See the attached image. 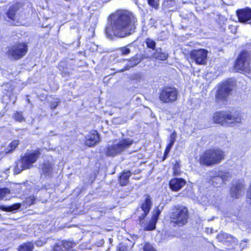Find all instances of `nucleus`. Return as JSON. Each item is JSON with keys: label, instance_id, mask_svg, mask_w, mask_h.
Here are the masks:
<instances>
[{"label": "nucleus", "instance_id": "11", "mask_svg": "<svg viewBox=\"0 0 251 251\" xmlns=\"http://www.w3.org/2000/svg\"><path fill=\"white\" fill-rule=\"evenodd\" d=\"M190 56L197 64L205 65L206 63L207 51L205 50H193L191 52Z\"/></svg>", "mask_w": 251, "mask_h": 251}, {"label": "nucleus", "instance_id": "44", "mask_svg": "<svg viewBox=\"0 0 251 251\" xmlns=\"http://www.w3.org/2000/svg\"><path fill=\"white\" fill-rule=\"evenodd\" d=\"M128 249L127 246L123 243L119 244L118 247V250L119 251H127Z\"/></svg>", "mask_w": 251, "mask_h": 251}, {"label": "nucleus", "instance_id": "31", "mask_svg": "<svg viewBox=\"0 0 251 251\" xmlns=\"http://www.w3.org/2000/svg\"><path fill=\"white\" fill-rule=\"evenodd\" d=\"M61 242L63 244L62 246L64 251L70 250L75 245L73 242L71 241H62Z\"/></svg>", "mask_w": 251, "mask_h": 251}, {"label": "nucleus", "instance_id": "38", "mask_svg": "<svg viewBox=\"0 0 251 251\" xmlns=\"http://www.w3.org/2000/svg\"><path fill=\"white\" fill-rule=\"evenodd\" d=\"M63 244L61 241L57 243L53 247V251H64V249L62 246Z\"/></svg>", "mask_w": 251, "mask_h": 251}, {"label": "nucleus", "instance_id": "49", "mask_svg": "<svg viewBox=\"0 0 251 251\" xmlns=\"http://www.w3.org/2000/svg\"><path fill=\"white\" fill-rule=\"evenodd\" d=\"M205 231L207 232V233H212L213 232V229L211 228H206V229H205Z\"/></svg>", "mask_w": 251, "mask_h": 251}, {"label": "nucleus", "instance_id": "9", "mask_svg": "<svg viewBox=\"0 0 251 251\" xmlns=\"http://www.w3.org/2000/svg\"><path fill=\"white\" fill-rule=\"evenodd\" d=\"M233 88V83L226 81L221 84L217 91L215 100L217 102L226 100Z\"/></svg>", "mask_w": 251, "mask_h": 251}, {"label": "nucleus", "instance_id": "17", "mask_svg": "<svg viewBox=\"0 0 251 251\" xmlns=\"http://www.w3.org/2000/svg\"><path fill=\"white\" fill-rule=\"evenodd\" d=\"M20 4L19 3H15L11 5L6 12L7 17L10 20L14 21L16 20V13L19 9Z\"/></svg>", "mask_w": 251, "mask_h": 251}, {"label": "nucleus", "instance_id": "26", "mask_svg": "<svg viewBox=\"0 0 251 251\" xmlns=\"http://www.w3.org/2000/svg\"><path fill=\"white\" fill-rule=\"evenodd\" d=\"M218 175L220 176L224 183L227 180H229L231 177V175L227 171H219L217 172Z\"/></svg>", "mask_w": 251, "mask_h": 251}, {"label": "nucleus", "instance_id": "16", "mask_svg": "<svg viewBox=\"0 0 251 251\" xmlns=\"http://www.w3.org/2000/svg\"><path fill=\"white\" fill-rule=\"evenodd\" d=\"M243 193V185L242 183L234 184L231 188L230 194L233 198H239Z\"/></svg>", "mask_w": 251, "mask_h": 251}, {"label": "nucleus", "instance_id": "21", "mask_svg": "<svg viewBox=\"0 0 251 251\" xmlns=\"http://www.w3.org/2000/svg\"><path fill=\"white\" fill-rule=\"evenodd\" d=\"M21 203H16L9 206L1 205L0 208L3 211L15 213L21 207Z\"/></svg>", "mask_w": 251, "mask_h": 251}, {"label": "nucleus", "instance_id": "13", "mask_svg": "<svg viewBox=\"0 0 251 251\" xmlns=\"http://www.w3.org/2000/svg\"><path fill=\"white\" fill-rule=\"evenodd\" d=\"M189 217L188 209L183 206H176L171 216L174 220H187Z\"/></svg>", "mask_w": 251, "mask_h": 251}, {"label": "nucleus", "instance_id": "23", "mask_svg": "<svg viewBox=\"0 0 251 251\" xmlns=\"http://www.w3.org/2000/svg\"><path fill=\"white\" fill-rule=\"evenodd\" d=\"M131 176L130 171L124 172L119 177V182L121 186L126 185L129 182V178Z\"/></svg>", "mask_w": 251, "mask_h": 251}, {"label": "nucleus", "instance_id": "3", "mask_svg": "<svg viewBox=\"0 0 251 251\" xmlns=\"http://www.w3.org/2000/svg\"><path fill=\"white\" fill-rule=\"evenodd\" d=\"M133 143L130 138L115 139L112 145H108L105 150V154L108 156H115L121 154L128 149Z\"/></svg>", "mask_w": 251, "mask_h": 251}, {"label": "nucleus", "instance_id": "45", "mask_svg": "<svg viewBox=\"0 0 251 251\" xmlns=\"http://www.w3.org/2000/svg\"><path fill=\"white\" fill-rule=\"evenodd\" d=\"M132 78L133 79L140 81L143 79V76H142V74H141L140 73H137V74H134L132 76Z\"/></svg>", "mask_w": 251, "mask_h": 251}, {"label": "nucleus", "instance_id": "40", "mask_svg": "<svg viewBox=\"0 0 251 251\" xmlns=\"http://www.w3.org/2000/svg\"><path fill=\"white\" fill-rule=\"evenodd\" d=\"M14 118L15 120L18 122H22L23 121H25V119L23 117L22 114L20 112H17L14 114Z\"/></svg>", "mask_w": 251, "mask_h": 251}, {"label": "nucleus", "instance_id": "8", "mask_svg": "<svg viewBox=\"0 0 251 251\" xmlns=\"http://www.w3.org/2000/svg\"><path fill=\"white\" fill-rule=\"evenodd\" d=\"M143 201L140 208H138L134 214L138 217V220H144L149 214L152 205L151 197L149 195L144 196Z\"/></svg>", "mask_w": 251, "mask_h": 251}, {"label": "nucleus", "instance_id": "51", "mask_svg": "<svg viewBox=\"0 0 251 251\" xmlns=\"http://www.w3.org/2000/svg\"><path fill=\"white\" fill-rule=\"evenodd\" d=\"M103 243H104L103 240H101L100 241V242H99V243L98 244L97 246H101L103 244Z\"/></svg>", "mask_w": 251, "mask_h": 251}, {"label": "nucleus", "instance_id": "19", "mask_svg": "<svg viewBox=\"0 0 251 251\" xmlns=\"http://www.w3.org/2000/svg\"><path fill=\"white\" fill-rule=\"evenodd\" d=\"M157 221H140V225L144 230H152L155 228Z\"/></svg>", "mask_w": 251, "mask_h": 251}, {"label": "nucleus", "instance_id": "39", "mask_svg": "<svg viewBox=\"0 0 251 251\" xmlns=\"http://www.w3.org/2000/svg\"><path fill=\"white\" fill-rule=\"evenodd\" d=\"M120 50L121 51L122 55H127L130 52V50L127 46L121 48Z\"/></svg>", "mask_w": 251, "mask_h": 251}, {"label": "nucleus", "instance_id": "22", "mask_svg": "<svg viewBox=\"0 0 251 251\" xmlns=\"http://www.w3.org/2000/svg\"><path fill=\"white\" fill-rule=\"evenodd\" d=\"M42 175L50 176L52 171V165L49 162H45L42 166Z\"/></svg>", "mask_w": 251, "mask_h": 251}, {"label": "nucleus", "instance_id": "52", "mask_svg": "<svg viewBox=\"0 0 251 251\" xmlns=\"http://www.w3.org/2000/svg\"><path fill=\"white\" fill-rule=\"evenodd\" d=\"M244 241L246 242H247V240H246V239H245V240H244Z\"/></svg>", "mask_w": 251, "mask_h": 251}, {"label": "nucleus", "instance_id": "24", "mask_svg": "<svg viewBox=\"0 0 251 251\" xmlns=\"http://www.w3.org/2000/svg\"><path fill=\"white\" fill-rule=\"evenodd\" d=\"M168 56V53L165 51H163L160 48L157 49L154 53V57L155 59L165 60L167 59Z\"/></svg>", "mask_w": 251, "mask_h": 251}, {"label": "nucleus", "instance_id": "29", "mask_svg": "<svg viewBox=\"0 0 251 251\" xmlns=\"http://www.w3.org/2000/svg\"><path fill=\"white\" fill-rule=\"evenodd\" d=\"M28 169V168H25L23 165V163L22 162V160L21 159V161L19 163H17L16 166L14 168V172L16 174H18L20 173L23 170Z\"/></svg>", "mask_w": 251, "mask_h": 251}, {"label": "nucleus", "instance_id": "28", "mask_svg": "<svg viewBox=\"0 0 251 251\" xmlns=\"http://www.w3.org/2000/svg\"><path fill=\"white\" fill-rule=\"evenodd\" d=\"M163 6L167 9H170L176 6L175 0H164L162 4Z\"/></svg>", "mask_w": 251, "mask_h": 251}, {"label": "nucleus", "instance_id": "4", "mask_svg": "<svg viewBox=\"0 0 251 251\" xmlns=\"http://www.w3.org/2000/svg\"><path fill=\"white\" fill-rule=\"evenodd\" d=\"M225 156L224 152L219 149H212L206 151L200 158V163L207 166L218 164L224 160Z\"/></svg>", "mask_w": 251, "mask_h": 251}, {"label": "nucleus", "instance_id": "33", "mask_svg": "<svg viewBox=\"0 0 251 251\" xmlns=\"http://www.w3.org/2000/svg\"><path fill=\"white\" fill-rule=\"evenodd\" d=\"M148 4L151 7L157 10L158 9L159 3L157 0H148Z\"/></svg>", "mask_w": 251, "mask_h": 251}, {"label": "nucleus", "instance_id": "41", "mask_svg": "<svg viewBox=\"0 0 251 251\" xmlns=\"http://www.w3.org/2000/svg\"><path fill=\"white\" fill-rule=\"evenodd\" d=\"M35 201V198L33 196H30L29 197L26 199L25 202L28 205H30L34 203Z\"/></svg>", "mask_w": 251, "mask_h": 251}, {"label": "nucleus", "instance_id": "34", "mask_svg": "<svg viewBox=\"0 0 251 251\" xmlns=\"http://www.w3.org/2000/svg\"><path fill=\"white\" fill-rule=\"evenodd\" d=\"M161 213V211L157 207L152 212V218L151 220H158L159 215Z\"/></svg>", "mask_w": 251, "mask_h": 251}, {"label": "nucleus", "instance_id": "37", "mask_svg": "<svg viewBox=\"0 0 251 251\" xmlns=\"http://www.w3.org/2000/svg\"><path fill=\"white\" fill-rule=\"evenodd\" d=\"M187 221H171V225L172 226H176V225H178V226H181L187 223Z\"/></svg>", "mask_w": 251, "mask_h": 251}, {"label": "nucleus", "instance_id": "14", "mask_svg": "<svg viewBox=\"0 0 251 251\" xmlns=\"http://www.w3.org/2000/svg\"><path fill=\"white\" fill-rule=\"evenodd\" d=\"M100 141L99 135L96 130L91 131L86 137L85 144L89 147L95 145Z\"/></svg>", "mask_w": 251, "mask_h": 251}, {"label": "nucleus", "instance_id": "42", "mask_svg": "<svg viewBox=\"0 0 251 251\" xmlns=\"http://www.w3.org/2000/svg\"><path fill=\"white\" fill-rule=\"evenodd\" d=\"M144 251H156V250L151 245L146 243L144 247Z\"/></svg>", "mask_w": 251, "mask_h": 251}, {"label": "nucleus", "instance_id": "43", "mask_svg": "<svg viewBox=\"0 0 251 251\" xmlns=\"http://www.w3.org/2000/svg\"><path fill=\"white\" fill-rule=\"evenodd\" d=\"M172 148V147L169 146V145H168V146L166 147V149L164 152V156L163 158V160H164L165 159H166Z\"/></svg>", "mask_w": 251, "mask_h": 251}, {"label": "nucleus", "instance_id": "18", "mask_svg": "<svg viewBox=\"0 0 251 251\" xmlns=\"http://www.w3.org/2000/svg\"><path fill=\"white\" fill-rule=\"evenodd\" d=\"M141 61V58L137 55L131 58L128 62L127 64L125 66L124 68L119 71V72H123L125 71L128 70L129 68L137 65Z\"/></svg>", "mask_w": 251, "mask_h": 251}, {"label": "nucleus", "instance_id": "15", "mask_svg": "<svg viewBox=\"0 0 251 251\" xmlns=\"http://www.w3.org/2000/svg\"><path fill=\"white\" fill-rule=\"evenodd\" d=\"M186 184V181L180 178L172 179L169 183L170 187L173 191H178Z\"/></svg>", "mask_w": 251, "mask_h": 251}, {"label": "nucleus", "instance_id": "50", "mask_svg": "<svg viewBox=\"0 0 251 251\" xmlns=\"http://www.w3.org/2000/svg\"><path fill=\"white\" fill-rule=\"evenodd\" d=\"M35 244L37 246H42L43 244L42 242L40 241H37L35 242Z\"/></svg>", "mask_w": 251, "mask_h": 251}, {"label": "nucleus", "instance_id": "12", "mask_svg": "<svg viewBox=\"0 0 251 251\" xmlns=\"http://www.w3.org/2000/svg\"><path fill=\"white\" fill-rule=\"evenodd\" d=\"M236 14L240 23L250 24L251 26V8L247 7L238 9Z\"/></svg>", "mask_w": 251, "mask_h": 251}, {"label": "nucleus", "instance_id": "5", "mask_svg": "<svg viewBox=\"0 0 251 251\" xmlns=\"http://www.w3.org/2000/svg\"><path fill=\"white\" fill-rule=\"evenodd\" d=\"M6 54L11 59L19 60L25 55L28 50L26 43L18 42L7 48Z\"/></svg>", "mask_w": 251, "mask_h": 251}, {"label": "nucleus", "instance_id": "10", "mask_svg": "<svg viewBox=\"0 0 251 251\" xmlns=\"http://www.w3.org/2000/svg\"><path fill=\"white\" fill-rule=\"evenodd\" d=\"M250 55L249 52L243 51L237 59L235 69L238 71L247 72L250 70Z\"/></svg>", "mask_w": 251, "mask_h": 251}, {"label": "nucleus", "instance_id": "7", "mask_svg": "<svg viewBox=\"0 0 251 251\" xmlns=\"http://www.w3.org/2000/svg\"><path fill=\"white\" fill-rule=\"evenodd\" d=\"M42 150L38 148L35 150L27 151L21 157L22 162L25 168L29 169L36 162L41 154Z\"/></svg>", "mask_w": 251, "mask_h": 251}, {"label": "nucleus", "instance_id": "2", "mask_svg": "<svg viewBox=\"0 0 251 251\" xmlns=\"http://www.w3.org/2000/svg\"><path fill=\"white\" fill-rule=\"evenodd\" d=\"M214 122L223 126L233 127L237 124L242 122L243 118L239 113L231 114L227 111H218L216 112L213 117Z\"/></svg>", "mask_w": 251, "mask_h": 251}, {"label": "nucleus", "instance_id": "46", "mask_svg": "<svg viewBox=\"0 0 251 251\" xmlns=\"http://www.w3.org/2000/svg\"><path fill=\"white\" fill-rule=\"evenodd\" d=\"M59 101H53L51 102L50 103V108L52 109H54L58 105Z\"/></svg>", "mask_w": 251, "mask_h": 251}, {"label": "nucleus", "instance_id": "20", "mask_svg": "<svg viewBox=\"0 0 251 251\" xmlns=\"http://www.w3.org/2000/svg\"><path fill=\"white\" fill-rule=\"evenodd\" d=\"M210 176L211 177V182L215 187H219L224 183L222 178L218 175L217 172H211Z\"/></svg>", "mask_w": 251, "mask_h": 251}, {"label": "nucleus", "instance_id": "36", "mask_svg": "<svg viewBox=\"0 0 251 251\" xmlns=\"http://www.w3.org/2000/svg\"><path fill=\"white\" fill-rule=\"evenodd\" d=\"M18 144H19V141H18V140H14V141L11 142L8 146V148H9L10 149L8 150L7 152H10L14 150L17 147Z\"/></svg>", "mask_w": 251, "mask_h": 251}, {"label": "nucleus", "instance_id": "48", "mask_svg": "<svg viewBox=\"0 0 251 251\" xmlns=\"http://www.w3.org/2000/svg\"><path fill=\"white\" fill-rule=\"evenodd\" d=\"M174 170V174H175V175H179V173H178V167H177V165H175Z\"/></svg>", "mask_w": 251, "mask_h": 251}, {"label": "nucleus", "instance_id": "6", "mask_svg": "<svg viewBox=\"0 0 251 251\" xmlns=\"http://www.w3.org/2000/svg\"><path fill=\"white\" fill-rule=\"evenodd\" d=\"M178 92L174 87H167L162 89L159 94V100L164 103H172L177 98Z\"/></svg>", "mask_w": 251, "mask_h": 251}, {"label": "nucleus", "instance_id": "35", "mask_svg": "<svg viewBox=\"0 0 251 251\" xmlns=\"http://www.w3.org/2000/svg\"><path fill=\"white\" fill-rule=\"evenodd\" d=\"M176 138V134L175 131H174L173 133L170 135L169 138V144L168 145L169 146L173 147L174 145Z\"/></svg>", "mask_w": 251, "mask_h": 251}, {"label": "nucleus", "instance_id": "32", "mask_svg": "<svg viewBox=\"0 0 251 251\" xmlns=\"http://www.w3.org/2000/svg\"><path fill=\"white\" fill-rule=\"evenodd\" d=\"M146 44L147 46L153 50H154L156 46L155 42L151 39L147 38L146 40Z\"/></svg>", "mask_w": 251, "mask_h": 251}, {"label": "nucleus", "instance_id": "47", "mask_svg": "<svg viewBox=\"0 0 251 251\" xmlns=\"http://www.w3.org/2000/svg\"><path fill=\"white\" fill-rule=\"evenodd\" d=\"M248 199L247 200L248 202L250 203L251 204V186H250L249 193L248 195Z\"/></svg>", "mask_w": 251, "mask_h": 251}, {"label": "nucleus", "instance_id": "27", "mask_svg": "<svg viewBox=\"0 0 251 251\" xmlns=\"http://www.w3.org/2000/svg\"><path fill=\"white\" fill-rule=\"evenodd\" d=\"M10 194V191L7 188H0V200L8 199L7 196Z\"/></svg>", "mask_w": 251, "mask_h": 251}, {"label": "nucleus", "instance_id": "25", "mask_svg": "<svg viewBox=\"0 0 251 251\" xmlns=\"http://www.w3.org/2000/svg\"><path fill=\"white\" fill-rule=\"evenodd\" d=\"M34 245L31 242H28L21 244L18 248V251H32Z\"/></svg>", "mask_w": 251, "mask_h": 251}, {"label": "nucleus", "instance_id": "30", "mask_svg": "<svg viewBox=\"0 0 251 251\" xmlns=\"http://www.w3.org/2000/svg\"><path fill=\"white\" fill-rule=\"evenodd\" d=\"M232 237V236L225 232H221L217 235V239L220 242L224 241L225 239Z\"/></svg>", "mask_w": 251, "mask_h": 251}, {"label": "nucleus", "instance_id": "1", "mask_svg": "<svg viewBox=\"0 0 251 251\" xmlns=\"http://www.w3.org/2000/svg\"><path fill=\"white\" fill-rule=\"evenodd\" d=\"M137 22L133 13L127 10L117 11L109 16L105 34L110 39L113 36L120 38L129 36L135 32Z\"/></svg>", "mask_w": 251, "mask_h": 251}]
</instances>
